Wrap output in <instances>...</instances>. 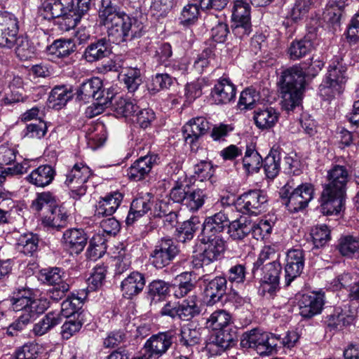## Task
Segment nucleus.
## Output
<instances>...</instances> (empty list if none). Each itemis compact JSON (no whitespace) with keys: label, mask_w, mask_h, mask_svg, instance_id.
Masks as SVG:
<instances>
[{"label":"nucleus","mask_w":359,"mask_h":359,"mask_svg":"<svg viewBox=\"0 0 359 359\" xmlns=\"http://www.w3.org/2000/svg\"><path fill=\"white\" fill-rule=\"evenodd\" d=\"M98 22L100 25H104L107 28L108 39L102 38L97 43L91 41L89 45H118L123 42L130 41L134 38H139L142 35V22L125 13L118 11L110 0H102Z\"/></svg>","instance_id":"f257e3e1"},{"label":"nucleus","mask_w":359,"mask_h":359,"mask_svg":"<svg viewBox=\"0 0 359 359\" xmlns=\"http://www.w3.org/2000/svg\"><path fill=\"white\" fill-rule=\"evenodd\" d=\"M323 67L324 62L318 58L312 57L306 73L297 66H293L283 72L280 80V93L283 107L286 111H292L301 104L305 89L306 75L314 78Z\"/></svg>","instance_id":"f03ea898"},{"label":"nucleus","mask_w":359,"mask_h":359,"mask_svg":"<svg viewBox=\"0 0 359 359\" xmlns=\"http://www.w3.org/2000/svg\"><path fill=\"white\" fill-rule=\"evenodd\" d=\"M350 178L347 169L343 165H336L327 172L328 183L325 185L320 198L323 214L334 215L341 211Z\"/></svg>","instance_id":"7ed1b4c3"},{"label":"nucleus","mask_w":359,"mask_h":359,"mask_svg":"<svg viewBox=\"0 0 359 359\" xmlns=\"http://www.w3.org/2000/svg\"><path fill=\"white\" fill-rule=\"evenodd\" d=\"M293 181L287 182L280 189V196L291 212H297L306 208L314 196V187L311 183H303L294 188Z\"/></svg>","instance_id":"20e7f679"},{"label":"nucleus","mask_w":359,"mask_h":359,"mask_svg":"<svg viewBox=\"0 0 359 359\" xmlns=\"http://www.w3.org/2000/svg\"><path fill=\"white\" fill-rule=\"evenodd\" d=\"M175 338V332L172 330L153 334L146 341L141 354L148 359H158L171 348Z\"/></svg>","instance_id":"39448f33"},{"label":"nucleus","mask_w":359,"mask_h":359,"mask_svg":"<svg viewBox=\"0 0 359 359\" xmlns=\"http://www.w3.org/2000/svg\"><path fill=\"white\" fill-rule=\"evenodd\" d=\"M180 253V249L175 241L168 237L162 238L154 246L150 254V261L156 269H163Z\"/></svg>","instance_id":"423d86ee"},{"label":"nucleus","mask_w":359,"mask_h":359,"mask_svg":"<svg viewBox=\"0 0 359 359\" xmlns=\"http://www.w3.org/2000/svg\"><path fill=\"white\" fill-rule=\"evenodd\" d=\"M91 175L90 168L82 163L75 164L67 174L65 184L69 188L72 198L77 200L86 194V183Z\"/></svg>","instance_id":"0eeeda50"},{"label":"nucleus","mask_w":359,"mask_h":359,"mask_svg":"<svg viewBox=\"0 0 359 359\" xmlns=\"http://www.w3.org/2000/svg\"><path fill=\"white\" fill-rule=\"evenodd\" d=\"M251 8L248 0H233L232 27L236 35L248 36L251 32Z\"/></svg>","instance_id":"6e6552de"},{"label":"nucleus","mask_w":359,"mask_h":359,"mask_svg":"<svg viewBox=\"0 0 359 359\" xmlns=\"http://www.w3.org/2000/svg\"><path fill=\"white\" fill-rule=\"evenodd\" d=\"M73 0H44L39 8L40 15L46 20L61 18V25L67 28L68 18H70V12H72Z\"/></svg>","instance_id":"1a4fd4ad"},{"label":"nucleus","mask_w":359,"mask_h":359,"mask_svg":"<svg viewBox=\"0 0 359 359\" xmlns=\"http://www.w3.org/2000/svg\"><path fill=\"white\" fill-rule=\"evenodd\" d=\"M267 199L260 190H251L242 194L236 201L237 209L244 213L257 215L265 208Z\"/></svg>","instance_id":"9d476101"},{"label":"nucleus","mask_w":359,"mask_h":359,"mask_svg":"<svg viewBox=\"0 0 359 359\" xmlns=\"http://www.w3.org/2000/svg\"><path fill=\"white\" fill-rule=\"evenodd\" d=\"M229 219L223 212H219L205 219L199 238L201 241H209L210 238L222 237V233L229 226Z\"/></svg>","instance_id":"9b49d317"},{"label":"nucleus","mask_w":359,"mask_h":359,"mask_svg":"<svg viewBox=\"0 0 359 359\" xmlns=\"http://www.w3.org/2000/svg\"><path fill=\"white\" fill-rule=\"evenodd\" d=\"M11 303L13 310L15 312L22 311L21 315L34 318L43 313L49 307V302L45 298L29 300L12 297Z\"/></svg>","instance_id":"f8f14e48"},{"label":"nucleus","mask_w":359,"mask_h":359,"mask_svg":"<svg viewBox=\"0 0 359 359\" xmlns=\"http://www.w3.org/2000/svg\"><path fill=\"white\" fill-rule=\"evenodd\" d=\"M304 266V254L302 249H292L286 254L285 278L287 286L299 277Z\"/></svg>","instance_id":"ddd939ff"},{"label":"nucleus","mask_w":359,"mask_h":359,"mask_svg":"<svg viewBox=\"0 0 359 359\" xmlns=\"http://www.w3.org/2000/svg\"><path fill=\"white\" fill-rule=\"evenodd\" d=\"M0 25L4 27L2 38H6V43L13 45H24L28 43L27 37L22 36L16 37L18 32V20L11 13L0 12Z\"/></svg>","instance_id":"4468645a"},{"label":"nucleus","mask_w":359,"mask_h":359,"mask_svg":"<svg viewBox=\"0 0 359 359\" xmlns=\"http://www.w3.org/2000/svg\"><path fill=\"white\" fill-rule=\"evenodd\" d=\"M203 283V295L206 304L213 306L220 302L226 293V278L222 276H217L210 280L205 279Z\"/></svg>","instance_id":"2eb2a0df"},{"label":"nucleus","mask_w":359,"mask_h":359,"mask_svg":"<svg viewBox=\"0 0 359 359\" xmlns=\"http://www.w3.org/2000/svg\"><path fill=\"white\" fill-rule=\"evenodd\" d=\"M236 339L237 335L235 332H218L207 343L205 349L211 355H220L233 346Z\"/></svg>","instance_id":"dca6fc26"},{"label":"nucleus","mask_w":359,"mask_h":359,"mask_svg":"<svg viewBox=\"0 0 359 359\" xmlns=\"http://www.w3.org/2000/svg\"><path fill=\"white\" fill-rule=\"evenodd\" d=\"M88 237L83 229H69L65 231L62 243L71 254H79L87 243Z\"/></svg>","instance_id":"f3484780"},{"label":"nucleus","mask_w":359,"mask_h":359,"mask_svg":"<svg viewBox=\"0 0 359 359\" xmlns=\"http://www.w3.org/2000/svg\"><path fill=\"white\" fill-rule=\"evenodd\" d=\"M144 275L138 271L131 272L121 284L123 296L127 299H132L139 294L145 286Z\"/></svg>","instance_id":"a211bd4d"},{"label":"nucleus","mask_w":359,"mask_h":359,"mask_svg":"<svg viewBox=\"0 0 359 359\" xmlns=\"http://www.w3.org/2000/svg\"><path fill=\"white\" fill-rule=\"evenodd\" d=\"M323 304V294L320 293L304 294L299 301V313L302 317L310 318L320 313Z\"/></svg>","instance_id":"6ab92c4d"},{"label":"nucleus","mask_w":359,"mask_h":359,"mask_svg":"<svg viewBox=\"0 0 359 359\" xmlns=\"http://www.w3.org/2000/svg\"><path fill=\"white\" fill-rule=\"evenodd\" d=\"M206 245L201 255L202 266L208 265L217 260L225 250V241L223 238H210L209 241H201Z\"/></svg>","instance_id":"aec40b11"},{"label":"nucleus","mask_w":359,"mask_h":359,"mask_svg":"<svg viewBox=\"0 0 359 359\" xmlns=\"http://www.w3.org/2000/svg\"><path fill=\"white\" fill-rule=\"evenodd\" d=\"M155 160L153 155L140 157L128 168V177L137 182L144 179L150 172Z\"/></svg>","instance_id":"412c9836"},{"label":"nucleus","mask_w":359,"mask_h":359,"mask_svg":"<svg viewBox=\"0 0 359 359\" xmlns=\"http://www.w3.org/2000/svg\"><path fill=\"white\" fill-rule=\"evenodd\" d=\"M123 196L114 191L101 198L96 206L95 216L97 217L111 216L119 207Z\"/></svg>","instance_id":"4be33fe9"},{"label":"nucleus","mask_w":359,"mask_h":359,"mask_svg":"<svg viewBox=\"0 0 359 359\" xmlns=\"http://www.w3.org/2000/svg\"><path fill=\"white\" fill-rule=\"evenodd\" d=\"M55 175L56 171L51 165H42L33 170L26 180L37 187L43 188L51 184Z\"/></svg>","instance_id":"5701e85b"},{"label":"nucleus","mask_w":359,"mask_h":359,"mask_svg":"<svg viewBox=\"0 0 359 359\" xmlns=\"http://www.w3.org/2000/svg\"><path fill=\"white\" fill-rule=\"evenodd\" d=\"M151 198V194L147 193L146 195L136 198L132 201L126 220L128 225L133 224L137 219L142 217L151 210L153 205Z\"/></svg>","instance_id":"b1692460"},{"label":"nucleus","mask_w":359,"mask_h":359,"mask_svg":"<svg viewBox=\"0 0 359 359\" xmlns=\"http://www.w3.org/2000/svg\"><path fill=\"white\" fill-rule=\"evenodd\" d=\"M211 94L216 104H226L234 99L236 88L229 79H222L215 85Z\"/></svg>","instance_id":"393cba45"},{"label":"nucleus","mask_w":359,"mask_h":359,"mask_svg":"<svg viewBox=\"0 0 359 359\" xmlns=\"http://www.w3.org/2000/svg\"><path fill=\"white\" fill-rule=\"evenodd\" d=\"M259 227L247 217H241L238 219L229 223L228 232L233 240H242L250 232L256 234V230Z\"/></svg>","instance_id":"a878e982"},{"label":"nucleus","mask_w":359,"mask_h":359,"mask_svg":"<svg viewBox=\"0 0 359 359\" xmlns=\"http://www.w3.org/2000/svg\"><path fill=\"white\" fill-rule=\"evenodd\" d=\"M348 0H330L327 4L323 17L324 20L332 25L334 29L339 27L340 20L344 13V9Z\"/></svg>","instance_id":"bb28decb"},{"label":"nucleus","mask_w":359,"mask_h":359,"mask_svg":"<svg viewBox=\"0 0 359 359\" xmlns=\"http://www.w3.org/2000/svg\"><path fill=\"white\" fill-rule=\"evenodd\" d=\"M103 93L102 80L98 77H94L81 85L78 95L81 100L89 98L97 100L105 97Z\"/></svg>","instance_id":"cd10ccee"},{"label":"nucleus","mask_w":359,"mask_h":359,"mask_svg":"<svg viewBox=\"0 0 359 359\" xmlns=\"http://www.w3.org/2000/svg\"><path fill=\"white\" fill-rule=\"evenodd\" d=\"M62 320V315L60 312L50 311L34 325L32 332L36 336H43L60 324Z\"/></svg>","instance_id":"c85d7f7f"},{"label":"nucleus","mask_w":359,"mask_h":359,"mask_svg":"<svg viewBox=\"0 0 359 359\" xmlns=\"http://www.w3.org/2000/svg\"><path fill=\"white\" fill-rule=\"evenodd\" d=\"M231 322V316L225 310L219 309L214 311L206 320V327L219 332H230L227 328Z\"/></svg>","instance_id":"c756f323"},{"label":"nucleus","mask_w":359,"mask_h":359,"mask_svg":"<svg viewBox=\"0 0 359 359\" xmlns=\"http://www.w3.org/2000/svg\"><path fill=\"white\" fill-rule=\"evenodd\" d=\"M256 126L261 129L272 128L278 120V113L272 107L256 110L254 112Z\"/></svg>","instance_id":"7c9ffc66"},{"label":"nucleus","mask_w":359,"mask_h":359,"mask_svg":"<svg viewBox=\"0 0 359 359\" xmlns=\"http://www.w3.org/2000/svg\"><path fill=\"white\" fill-rule=\"evenodd\" d=\"M67 214L65 208L54 205L50 208L47 215L43 219V223L54 228H62L67 224Z\"/></svg>","instance_id":"2f4dec72"},{"label":"nucleus","mask_w":359,"mask_h":359,"mask_svg":"<svg viewBox=\"0 0 359 359\" xmlns=\"http://www.w3.org/2000/svg\"><path fill=\"white\" fill-rule=\"evenodd\" d=\"M72 97V92L65 86H55L50 92L48 102L50 107L60 109Z\"/></svg>","instance_id":"473e14b6"},{"label":"nucleus","mask_w":359,"mask_h":359,"mask_svg":"<svg viewBox=\"0 0 359 359\" xmlns=\"http://www.w3.org/2000/svg\"><path fill=\"white\" fill-rule=\"evenodd\" d=\"M281 269L278 262L272 261L261 266L258 276H262L260 278L263 283L279 284Z\"/></svg>","instance_id":"72a5a7b5"},{"label":"nucleus","mask_w":359,"mask_h":359,"mask_svg":"<svg viewBox=\"0 0 359 359\" xmlns=\"http://www.w3.org/2000/svg\"><path fill=\"white\" fill-rule=\"evenodd\" d=\"M346 72V68L337 59L329 67L326 81L332 83L335 86H337L344 88V86L347 81Z\"/></svg>","instance_id":"f704fd0d"},{"label":"nucleus","mask_w":359,"mask_h":359,"mask_svg":"<svg viewBox=\"0 0 359 359\" xmlns=\"http://www.w3.org/2000/svg\"><path fill=\"white\" fill-rule=\"evenodd\" d=\"M170 285L162 280H154L147 286V298L151 302H157L165 298L169 294Z\"/></svg>","instance_id":"c9c22d12"},{"label":"nucleus","mask_w":359,"mask_h":359,"mask_svg":"<svg viewBox=\"0 0 359 359\" xmlns=\"http://www.w3.org/2000/svg\"><path fill=\"white\" fill-rule=\"evenodd\" d=\"M197 297L193 294L177 306L178 318L188 320L199 314L201 309L196 302Z\"/></svg>","instance_id":"e433bc0d"},{"label":"nucleus","mask_w":359,"mask_h":359,"mask_svg":"<svg viewBox=\"0 0 359 359\" xmlns=\"http://www.w3.org/2000/svg\"><path fill=\"white\" fill-rule=\"evenodd\" d=\"M208 198L205 190L202 189H190L188 188L184 205L191 212H196L203 207Z\"/></svg>","instance_id":"4c0bfd02"},{"label":"nucleus","mask_w":359,"mask_h":359,"mask_svg":"<svg viewBox=\"0 0 359 359\" xmlns=\"http://www.w3.org/2000/svg\"><path fill=\"white\" fill-rule=\"evenodd\" d=\"M338 249L343 256L359 257V238L352 236L341 237L339 241Z\"/></svg>","instance_id":"58836bf2"},{"label":"nucleus","mask_w":359,"mask_h":359,"mask_svg":"<svg viewBox=\"0 0 359 359\" xmlns=\"http://www.w3.org/2000/svg\"><path fill=\"white\" fill-rule=\"evenodd\" d=\"M106 250V239L102 235L97 233L90 240L86 255L90 259L96 260L104 255Z\"/></svg>","instance_id":"ea45409f"},{"label":"nucleus","mask_w":359,"mask_h":359,"mask_svg":"<svg viewBox=\"0 0 359 359\" xmlns=\"http://www.w3.org/2000/svg\"><path fill=\"white\" fill-rule=\"evenodd\" d=\"M176 280L178 285L172 287L174 296L180 299L191 292L195 289L194 283L191 280V274L184 273L177 276Z\"/></svg>","instance_id":"a19ab883"},{"label":"nucleus","mask_w":359,"mask_h":359,"mask_svg":"<svg viewBox=\"0 0 359 359\" xmlns=\"http://www.w3.org/2000/svg\"><path fill=\"white\" fill-rule=\"evenodd\" d=\"M197 218H191L184 222L180 227L176 229V238L180 243H185L193 239L197 229Z\"/></svg>","instance_id":"79ce46f5"},{"label":"nucleus","mask_w":359,"mask_h":359,"mask_svg":"<svg viewBox=\"0 0 359 359\" xmlns=\"http://www.w3.org/2000/svg\"><path fill=\"white\" fill-rule=\"evenodd\" d=\"M76 7L72 6L70 18H68L67 30L74 28L81 18L86 15L90 8L91 0H76Z\"/></svg>","instance_id":"37998d69"},{"label":"nucleus","mask_w":359,"mask_h":359,"mask_svg":"<svg viewBox=\"0 0 359 359\" xmlns=\"http://www.w3.org/2000/svg\"><path fill=\"white\" fill-rule=\"evenodd\" d=\"M280 337L273 334L263 332L255 351L259 355L270 354L276 351Z\"/></svg>","instance_id":"c03bdc74"},{"label":"nucleus","mask_w":359,"mask_h":359,"mask_svg":"<svg viewBox=\"0 0 359 359\" xmlns=\"http://www.w3.org/2000/svg\"><path fill=\"white\" fill-rule=\"evenodd\" d=\"M64 278V271L58 267L43 269L39 272L40 280L51 285H57L62 284V283H66Z\"/></svg>","instance_id":"a18cd8bd"},{"label":"nucleus","mask_w":359,"mask_h":359,"mask_svg":"<svg viewBox=\"0 0 359 359\" xmlns=\"http://www.w3.org/2000/svg\"><path fill=\"white\" fill-rule=\"evenodd\" d=\"M209 129V123L204 117H196L189 121L183 128L184 133L201 137Z\"/></svg>","instance_id":"49530a36"},{"label":"nucleus","mask_w":359,"mask_h":359,"mask_svg":"<svg viewBox=\"0 0 359 359\" xmlns=\"http://www.w3.org/2000/svg\"><path fill=\"white\" fill-rule=\"evenodd\" d=\"M201 334L199 330L190 325H184L180 329V342L186 347H191L200 342Z\"/></svg>","instance_id":"de8ad7c7"},{"label":"nucleus","mask_w":359,"mask_h":359,"mask_svg":"<svg viewBox=\"0 0 359 359\" xmlns=\"http://www.w3.org/2000/svg\"><path fill=\"white\" fill-rule=\"evenodd\" d=\"M262 162V158L257 151L253 148H247L243 163L248 172H257Z\"/></svg>","instance_id":"09e8293b"},{"label":"nucleus","mask_w":359,"mask_h":359,"mask_svg":"<svg viewBox=\"0 0 359 359\" xmlns=\"http://www.w3.org/2000/svg\"><path fill=\"white\" fill-rule=\"evenodd\" d=\"M39 238L36 235L27 233L21 235L18 239V248L26 255H32L38 249Z\"/></svg>","instance_id":"8fccbe9b"},{"label":"nucleus","mask_w":359,"mask_h":359,"mask_svg":"<svg viewBox=\"0 0 359 359\" xmlns=\"http://www.w3.org/2000/svg\"><path fill=\"white\" fill-rule=\"evenodd\" d=\"M113 94L107 91L104 97L95 100V102L88 107L86 109V115L88 118H93L100 114L111 103Z\"/></svg>","instance_id":"3c124183"},{"label":"nucleus","mask_w":359,"mask_h":359,"mask_svg":"<svg viewBox=\"0 0 359 359\" xmlns=\"http://www.w3.org/2000/svg\"><path fill=\"white\" fill-rule=\"evenodd\" d=\"M139 107L132 101L119 97L114 105V111L118 116L133 118Z\"/></svg>","instance_id":"603ef678"},{"label":"nucleus","mask_w":359,"mask_h":359,"mask_svg":"<svg viewBox=\"0 0 359 359\" xmlns=\"http://www.w3.org/2000/svg\"><path fill=\"white\" fill-rule=\"evenodd\" d=\"M311 236L316 248L323 247L330 239V230L325 224L317 225L311 229Z\"/></svg>","instance_id":"864d4df0"},{"label":"nucleus","mask_w":359,"mask_h":359,"mask_svg":"<svg viewBox=\"0 0 359 359\" xmlns=\"http://www.w3.org/2000/svg\"><path fill=\"white\" fill-rule=\"evenodd\" d=\"M199 6L196 4H189L184 6L180 18V23L185 26L194 24L199 16Z\"/></svg>","instance_id":"5fc2aeb1"},{"label":"nucleus","mask_w":359,"mask_h":359,"mask_svg":"<svg viewBox=\"0 0 359 359\" xmlns=\"http://www.w3.org/2000/svg\"><path fill=\"white\" fill-rule=\"evenodd\" d=\"M82 300L80 297L72 295L64 300L61 304L60 314L69 317L74 314L82 306Z\"/></svg>","instance_id":"6e6d98bb"},{"label":"nucleus","mask_w":359,"mask_h":359,"mask_svg":"<svg viewBox=\"0 0 359 359\" xmlns=\"http://www.w3.org/2000/svg\"><path fill=\"white\" fill-rule=\"evenodd\" d=\"M123 76V81L130 92H135L142 83L140 72L137 69L126 68Z\"/></svg>","instance_id":"4d7b16f0"},{"label":"nucleus","mask_w":359,"mask_h":359,"mask_svg":"<svg viewBox=\"0 0 359 359\" xmlns=\"http://www.w3.org/2000/svg\"><path fill=\"white\" fill-rule=\"evenodd\" d=\"M311 6V0H296L290 16L293 21L298 22L306 17Z\"/></svg>","instance_id":"13d9d810"},{"label":"nucleus","mask_w":359,"mask_h":359,"mask_svg":"<svg viewBox=\"0 0 359 359\" xmlns=\"http://www.w3.org/2000/svg\"><path fill=\"white\" fill-rule=\"evenodd\" d=\"M39 355L37 344L27 343L18 348L11 359H36Z\"/></svg>","instance_id":"bf43d9fd"},{"label":"nucleus","mask_w":359,"mask_h":359,"mask_svg":"<svg viewBox=\"0 0 359 359\" xmlns=\"http://www.w3.org/2000/svg\"><path fill=\"white\" fill-rule=\"evenodd\" d=\"M280 157L269 154L263 161V167L266 177L273 179L280 171Z\"/></svg>","instance_id":"052dcab7"},{"label":"nucleus","mask_w":359,"mask_h":359,"mask_svg":"<svg viewBox=\"0 0 359 359\" xmlns=\"http://www.w3.org/2000/svg\"><path fill=\"white\" fill-rule=\"evenodd\" d=\"M194 170V177L201 182L210 180L214 175L213 165L206 161H202L195 165Z\"/></svg>","instance_id":"680f3d73"},{"label":"nucleus","mask_w":359,"mask_h":359,"mask_svg":"<svg viewBox=\"0 0 359 359\" xmlns=\"http://www.w3.org/2000/svg\"><path fill=\"white\" fill-rule=\"evenodd\" d=\"M259 100V95L253 89L247 88L242 91L238 105L242 109H252Z\"/></svg>","instance_id":"e2e57ef3"},{"label":"nucleus","mask_w":359,"mask_h":359,"mask_svg":"<svg viewBox=\"0 0 359 359\" xmlns=\"http://www.w3.org/2000/svg\"><path fill=\"white\" fill-rule=\"evenodd\" d=\"M353 318L351 316L336 309L334 314L328 317V326L334 329H342L351 323Z\"/></svg>","instance_id":"0e129e2a"},{"label":"nucleus","mask_w":359,"mask_h":359,"mask_svg":"<svg viewBox=\"0 0 359 359\" xmlns=\"http://www.w3.org/2000/svg\"><path fill=\"white\" fill-rule=\"evenodd\" d=\"M35 318L34 317L20 315L17 320L7 327L6 334L9 337L18 336L19 333L25 329L31 320Z\"/></svg>","instance_id":"69168bd1"},{"label":"nucleus","mask_w":359,"mask_h":359,"mask_svg":"<svg viewBox=\"0 0 359 359\" xmlns=\"http://www.w3.org/2000/svg\"><path fill=\"white\" fill-rule=\"evenodd\" d=\"M262 334L263 332L257 329L244 332L241 338V346L243 348L255 350Z\"/></svg>","instance_id":"338daca9"},{"label":"nucleus","mask_w":359,"mask_h":359,"mask_svg":"<svg viewBox=\"0 0 359 359\" xmlns=\"http://www.w3.org/2000/svg\"><path fill=\"white\" fill-rule=\"evenodd\" d=\"M276 255L275 250L270 246H265L261 251L259 257L253 263L252 273L255 277L259 275V269L265 264V262L273 258Z\"/></svg>","instance_id":"774afa93"}]
</instances>
